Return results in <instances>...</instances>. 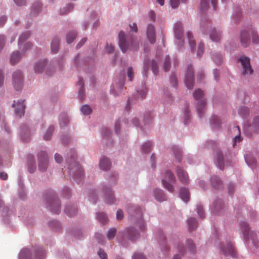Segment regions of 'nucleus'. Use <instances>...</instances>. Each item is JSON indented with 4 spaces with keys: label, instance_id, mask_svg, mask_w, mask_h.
<instances>
[{
    "label": "nucleus",
    "instance_id": "obj_3",
    "mask_svg": "<svg viewBox=\"0 0 259 259\" xmlns=\"http://www.w3.org/2000/svg\"><path fill=\"white\" fill-rule=\"evenodd\" d=\"M203 93L200 89L196 90L193 93V97L196 100H201L200 103L197 107V111L199 116L202 117L204 112V107L206 105V101L204 99H202Z\"/></svg>",
    "mask_w": 259,
    "mask_h": 259
},
{
    "label": "nucleus",
    "instance_id": "obj_64",
    "mask_svg": "<svg viewBox=\"0 0 259 259\" xmlns=\"http://www.w3.org/2000/svg\"><path fill=\"white\" fill-rule=\"evenodd\" d=\"M102 135L103 137H106L110 135V132L109 129L107 127H104L102 129Z\"/></svg>",
    "mask_w": 259,
    "mask_h": 259
},
{
    "label": "nucleus",
    "instance_id": "obj_5",
    "mask_svg": "<svg viewBox=\"0 0 259 259\" xmlns=\"http://www.w3.org/2000/svg\"><path fill=\"white\" fill-rule=\"evenodd\" d=\"M239 62L241 63L243 71L242 74H251L253 73V70L250 64V61L248 57L243 56L239 58Z\"/></svg>",
    "mask_w": 259,
    "mask_h": 259
},
{
    "label": "nucleus",
    "instance_id": "obj_63",
    "mask_svg": "<svg viewBox=\"0 0 259 259\" xmlns=\"http://www.w3.org/2000/svg\"><path fill=\"white\" fill-rule=\"evenodd\" d=\"M245 160L248 165L251 167H253L255 164V161L254 159L249 160L248 158L245 157Z\"/></svg>",
    "mask_w": 259,
    "mask_h": 259
},
{
    "label": "nucleus",
    "instance_id": "obj_31",
    "mask_svg": "<svg viewBox=\"0 0 259 259\" xmlns=\"http://www.w3.org/2000/svg\"><path fill=\"white\" fill-rule=\"evenodd\" d=\"M59 40L58 38H54L51 44V49L53 53H56L59 48Z\"/></svg>",
    "mask_w": 259,
    "mask_h": 259
},
{
    "label": "nucleus",
    "instance_id": "obj_44",
    "mask_svg": "<svg viewBox=\"0 0 259 259\" xmlns=\"http://www.w3.org/2000/svg\"><path fill=\"white\" fill-rule=\"evenodd\" d=\"M170 67V60L168 56H166L164 60L163 69L166 72L169 70Z\"/></svg>",
    "mask_w": 259,
    "mask_h": 259
},
{
    "label": "nucleus",
    "instance_id": "obj_28",
    "mask_svg": "<svg viewBox=\"0 0 259 259\" xmlns=\"http://www.w3.org/2000/svg\"><path fill=\"white\" fill-rule=\"evenodd\" d=\"M211 181L213 186L215 188L219 189L221 187L222 183L218 177L214 176L212 177Z\"/></svg>",
    "mask_w": 259,
    "mask_h": 259
},
{
    "label": "nucleus",
    "instance_id": "obj_39",
    "mask_svg": "<svg viewBox=\"0 0 259 259\" xmlns=\"http://www.w3.org/2000/svg\"><path fill=\"white\" fill-rule=\"evenodd\" d=\"M30 36V33L29 32H25L23 33L19 37L18 45L22 44Z\"/></svg>",
    "mask_w": 259,
    "mask_h": 259
},
{
    "label": "nucleus",
    "instance_id": "obj_21",
    "mask_svg": "<svg viewBox=\"0 0 259 259\" xmlns=\"http://www.w3.org/2000/svg\"><path fill=\"white\" fill-rule=\"evenodd\" d=\"M31 256L30 250L28 248H24L21 250L19 254L20 259H30Z\"/></svg>",
    "mask_w": 259,
    "mask_h": 259
},
{
    "label": "nucleus",
    "instance_id": "obj_15",
    "mask_svg": "<svg viewBox=\"0 0 259 259\" xmlns=\"http://www.w3.org/2000/svg\"><path fill=\"white\" fill-rule=\"evenodd\" d=\"M105 195V201L107 203L112 204L114 203V198L113 197V193L109 188H106L104 189Z\"/></svg>",
    "mask_w": 259,
    "mask_h": 259
},
{
    "label": "nucleus",
    "instance_id": "obj_55",
    "mask_svg": "<svg viewBox=\"0 0 259 259\" xmlns=\"http://www.w3.org/2000/svg\"><path fill=\"white\" fill-rule=\"evenodd\" d=\"M170 3L173 8H176L180 4V0H170Z\"/></svg>",
    "mask_w": 259,
    "mask_h": 259
},
{
    "label": "nucleus",
    "instance_id": "obj_20",
    "mask_svg": "<svg viewBox=\"0 0 259 259\" xmlns=\"http://www.w3.org/2000/svg\"><path fill=\"white\" fill-rule=\"evenodd\" d=\"M46 63V61L45 60L37 63L34 67L35 72L36 73L41 72L44 70Z\"/></svg>",
    "mask_w": 259,
    "mask_h": 259
},
{
    "label": "nucleus",
    "instance_id": "obj_1",
    "mask_svg": "<svg viewBox=\"0 0 259 259\" xmlns=\"http://www.w3.org/2000/svg\"><path fill=\"white\" fill-rule=\"evenodd\" d=\"M119 46L123 52H126L128 49L136 50L138 48V43L133 38H126L123 31L119 33Z\"/></svg>",
    "mask_w": 259,
    "mask_h": 259
},
{
    "label": "nucleus",
    "instance_id": "obj_2",
    "mask_svg": "<svg viewBox=\"0 0 259 259\" xmlns=\"http://www.w3.org/2000/svg\"><path fill=\"white\" fill-rule=\"evenodd\" d=\"M252 35V41L254 44H257L259 42V37L256 33L252 28H248L244 29L241 32L240 42L242 45L244 47H247L250 43L249 34Z\"/></svg>",
    "mask_w": 259,
    "mask_h": 259
},
{
    "label": "nucleus",
    "instance_id": "obj_49",
    "mask_svg": "<svg viewBox=\"0 0 259 259\" xmlns=\"http://www.w3.org/2000/svg\"><path fill=\"white\" fill-rule=\"evenodd\" d=\"M36 255L37 256V257L38 259H41L45 256V253L44 251L41 248H40L36 252Z\"/></svg>",
    "mask_w": 259,
    "mask_h": 259
},
{
    "label": "nucleus",
    "instance_id": "obj_14",
    "mask_svg": "<svg viewBox=\"0 0 259 259\" xmlns=\"http://www.w3.org/2000/svg\"><path fill=\"white\" fill-rule=\"evenodd\" d=\"M223 253L225 255L235 256L236 254V251L232 243H228L226 247L222 248Z\"/></svg>",
    "mask_w": 259,
    "mask_h": 259
},
{
    "label": "nucleus",
    "instance_id": "obj_58",
    "mask_svg": "<svg viewBox=\"0 0 259 259\" xmlns=\"http://www.w3.org/2000/svg\"><path fill=\"white\" fill-rule=\"evenodd\" d=\"M183 28L182 24L180 22H178L176 24L175 27V34H178V30Z\"/></svg>",
    "mask_w": 259,
    "mask_h": 259
},
{
    "label": "nucleus",
    "instance_id": "obj_26",
    "mask_svg": "<svg viewBox=\"0 0 259 259\" xmlns=\"http://www.w3.org/2000/svg\"><path fill=\"white\" fill-rule=\"evenodd\" d=\"M217 157L218 166L221 169H223L224 167V163L223 159V155L222 152H219L217 153Z\"/></svg>",
    "mask_w": 259,
    "mask_h": 259
},
{
    "label": "nucleus",
    "instance_id": "obj_59",
    "mask_svg": "<svg viewBox=\"0 0 259 259\" xmlns=\"http://www.w3.org/2000/svg\"><path fill=\"white\" fill-rule=\"evenodd\" d=\"M170 80L171 83L172 84V85L174 87H176L177 85V79H176L175 75L172 74L171 75L170 78Z\"/></svg>",
    "mask_w": 259,
    "mask_h": 259
},
{
    "label": "nucleus",
    "instance_id": "obj_34",
    "mask_svg": "<svg viewBox=\"0 0 259 259\" xmlns=\"http://www.w3.org/2000/svg\"><path fill=\"white\" fill-rule=\"evenodd\" d=\"M77 35L76 31H70L68 32L66 36V40L67 43L70 44L75 39Z\"/></svg>",
    "mask_w": 259,
    "mask_h": 259
},
{
    "label": "nucleus",
    "instance_id": "obj_52",
    "mask_svg": "<svg viewBox=\"0 0 259 259\" xmlns=\"http://www.w3.org/2000/svg\"><path fill=\"white\" fill-rule=\"evenodd\" d=\"M250 238L252 240V243L255 247L258 246L257 245V241L256 240V234L253 232H251L250 233Z\"/></svg>",
    "mask_w": 259,
    "mask_h": 259
},
{
    "label": "nucleus",
    "instance_id": "obj_48",
    "mask_svg": "<svg viewBox=\"0 0 259 259\" xmlns=\"http://www.w3.org/2000/svg\"><path fill=\"white\" fill-rule=\"evenodd\" d=\"M172 151H174V153L176 157L178 159H179L181 156V151L180 149L178 148L177 146H174L172 147Z\"/></svg>",
    "mask_w": 259,
    "mask_h": 259
},
{
    "label": "nucleus",
    "instance_id": "obj_42",
    "mask_svg": "<svg viewBox=\"0 0 259 259\" xmlns=\"http://www.w3.org/2000/svg\"><path fill=\"white\" fill-rule=\"evenodd\" d=\"M98 220L102 223H105L107 220V217L104 212L98 213L97 214Z\"/></svg>",
    "mask_w": 259,
    "mask_h": 259
},
{
    "label": "nucleus",
    "instance_id": "obj_17",
    "mask_svg": "<svg viewBox=\"0 0 259 259\" xmlns=\"http://www.w3.org/2000/svg\"><path fill=\"white\" fill-rule=\"evenodd\" d=\"M74 165L76 170V173L73 176L74 179H78L79 181L81 180L83 176V172L82 168L76 162L74 163Z\"/></svg>",
    "mask_w": 259,
    "mask_h": 259
},
{
    "label": "nucleus",
    "instance_id": "obj_62",
    "mask_svg": "<svg viewBox=\"0 0 259 259\" xmlns=\"http://www.w3.org/2000/svg\"><path fill=\"white\" fill-rule=\"evenodd\" d=\"M175 36L178 39L181 40L183 38V28L178 30V34H175Z\"/></svg>",
    "mask_w": 259,
    "mask_h": 259
},
{
    "label": "nucleus",
    "instance_id": "obj_32",
    "mask_svg": "<svg viewBox=\"0 0 259 259\" xmlns=\"http://www.w3.org/2000/svg\"><path fill=\"white\" fill-rule=\"evenodd\" d=\"M54 131V127L52 125L50 126L45 135L44 136V140L46 141L50 140Z\"/></svg>",
    "mask_w": 259,
    "mask_h": 259
},
{
    "label": "nucleus",
    "instance_id": "obj_19",
    "mask_svg": "<svg viewBox=\"0 0 259 259\" xmlns=\"http://www.w3.org/2000/svg\"><path fill=\"white\" fill-rule=\"evenodd\" d=\"M180 198L185 202L189 200L190 193L188 190L185 188L181 189L180 192Z\"/></svg>",
    "mask_w": 259,
    "mask_h": 259
},
{
    "label": "nucleus",
    "instance_id": "obj_30",
    "mask_svg": "<svg viewBox=\"0 0 259 259\" xmlns=\"http://www.w3.org/2000/svg\"><path fill=\"white\" fill-rule=\"evenodd\" d=\"M241 230L244 234V236L245 238L248 237L249 227L248 224L246 222H242L240 224Z\"/></svg>",
    "mask_w": 259,
    "mask_h": 259
},
{
    "label": "nucleus",
    "instance_id": "obj_35",
    "mask_svg": "<svg viewBox=\"0 0 259 259\" xmlns=\"http://www.w3.org/2000/svg\"><path fill=\"white\" fill-rule=\"evenodd\" d=\"M76 212V209L71 205L66 206L65 209V212L70 216L74 215Z\"/></svg>",
    "mask_w": 259,
    "mask_h": 259
},
{
    "label": "nucleus",
    "instance_id": "obj_57",
    "mask_svg": "<svg viewBox=\"0 0 259 259\" xmlns=\"http://www.w3.org/2000/svg\"><path fill=\"white\" fill-rule=\"evenodd\" d=\"M123 217V213L121 209H118L116 212V218L118 220H121Z\"/></svg>",
    "mask_w": 259,
    "mask_h": 259
},
{
    "label": "nucleus",
    "instance_id": "obj_43",
    "mask_svg": "<svg viewBox=\"0 0 259 259\" xmlns=\"http://www.w3.org/2000/svg\"><path fill=\"white\" fill-rule=\"evenodd\" d=\"M150 66L153 73L156 75L158 73V67L156 62L154 60H152L150 63Z\"/></svg>",
    "mask_w": 259,
    "mask_h": 259
},
{
    "label": "nucleus",
    "instance_id": "obj_8",
    "mask_svg": "<svg viewBox=\"0 0 259 259\" xmlns=\"http://www.w3.org/2000/svg\"><path fill=\"white\" fill-rule=\"evenodd\" d=\"M22 82L23 77L21 72L19 70L16 71L13 75V83L16 90H19L21 89Z\"/></svg>",
    "mask_w": 259,
    "mask_h": 259
},
{
    "label": "nucleus",
    "instance_id": "obj_53",
    "mask_svg": "<svg viewBox=\"0 0 259 259\" xmlns=\"http://www.w3.org/2000/svg\"><path fill=\"white\" fill-rule=\"evenodd\" d=\"M204 45L203 43H200L197 50V56H200L203 52Z\"/></svg>",
    "mask_w": 259,
    "mask_h": 259
},
{
    "label": "nucleus",
    "instance_id": "obj_6",
    "mask_svg": "<svg viewBox=\"0 0 259 259\" xmlns=\"http://www.w3.org/2000/svg\"><path fill=\"white\" fill-rule=\"evenodd\" d=\"M38 167L41 171L46 170L48 167V156L44 151H41L38 153Z\"/></svg>",
    "mask_w": 259,
    "mask_h": 259
},
{
    "label": "nucleus",
    "instance_id": "obj_37",
    "mask_svg": "<svg viewBox=\"0 0 259 259\" xmlns=\"http://www.w3.org/2000/svg\"><path fill=\"white\" fill-rule=\"evenodd\" d=\"M248 109L246 107H242L239 109L238 112L240 116L245 118L248 114Z\"/></svg>",
    "mask_w": 259,
    "mask_h": 259
},
{
    "label": "nucleus",
    "instance_id": "obj_60",
    "mask_svg": "<svg viewBox=\"0 0 259 259\" xmlns=\"http://www.w3.org/2000/svg\"><path fill=\"white\" fill-rule=\"evenodd\" d=\"M211 122L214 125H216L217 126H219L220 123L219 118L215 116L212 118Z\"/></svg>",
    "mask_w": 259,
    "mask_h": 259
},
{
    "label": "nucleus",
    "instance_id": "obj_40",
    "mask_svg": "<svg viewBox=\"0 0 259 259\" xmlns=\"http://www.w3.org/2000/svg\"><path fill=\"white\" fill-rule=\"evenodd\" d=\"M212 59L215 62V64L218 65H220L222 64L223 60L221 55L219 54H215L213 55Z\"/></svg>",
    "mask_w": 259,
    "mask_h": 259
},
{
    "label": "nucleus",
    "instance_id": "obj_23",
    "mask_svg": "<svg viewBox=\"0 0 259 259\" xmlns=\"http://www.w3.org/2000/svg\"><path fill=\"white\" fill-rule=\"evenodd\" d=\"M77 84L80 87L78 93L80 100H82L84 97V89H83V81L82 78H80L77 82Z\"/></svg>",
    "mask_w": 259,
    "mask_h": 259
},
{
    "label": "nucleus",
    "instance_id": "obj_27",
    "mask_svg": "<svg viewBox=\"0 0 259 259\" xmlns=\"http://www.w3.org/2000/svg\"><path fill=\"white\" fill-rule=\"evenodd\" d=\"M248 128L253 129L255 132L259 133V117H256L253 119L252 125Z\"/></svg>",
    "mask_w": 259,
    "mask_h": 259
},
{
    "label": "nucleus",
    "instance_id": "obj_45",
    "mask_svg": "<svg viewBox=\"0 0 259 259\" xmlns=\"http://www.w3.org/2000/svg\"><path fill=\"white\" fill-rule=\"evenodd\" d=\"M187 246L189 248V250L192 252H194L195 251V245H194L193 242L191 239H188L186 242Z\"/></svg>",
    "mask_w": 259,
    "mask_h": 259
},
{
    "label": "nucleus",
    "instance_id": "obj_41",
    "mask_svg": "<svg viewBox=\"0 0 259 259\" xmlns=\"http://www.w3.org/2000/svg\"><path fill=\"white\" fill-rule=\"evenodd\" d=\"M128 234L130 239L132 241L135 240L138 237V234H137V232L132 228L129 229Z\"/></svg>",
    "mask_w": 259,
    "mask_h": 259
},
{
    "label": "nucleus",
    "instance_id": "obj_25",
    "mask_svg": "<svg viewBox=\"0 0 259 259\" xmlns=\"http://www.w3.org/2000/svg\"><path fill=\"white\" fill-rule=\"evenodd\" d=\"M155 198L159 201H162L165 200V195L162 191L160 189H156L154 191Z\"/></svg>",
    "mask_w": 259,
    "mask_h": 259
},
{
    "label": "nucleus",
    "instance_id": "obj_18",
    "mask_svg": "<svg viewBox=\"0 0 259 259\" xmlns=\"http://www.w3.org/2000/svg\"><path fill=\"white\" fill-rule=\"evenodd\" d=\"M209 35L210 39L213 41H219L221 38V32L217 31L215 29H213L211 30Z\"/></svg>",
    "mask_w": 259,
    "mask_h": 259
},
{
    "label": "nucleus",
    "instance_id": "obj_38",
    "mask_svg": "<svg viewBox=\"0 0 259 259\" xmlns=\"http://www.w3.org/2000/svg\"><path fill=\"white\" fill-rule=\"evenodd\" d=\"M233 132H236L237 134H238V135H236L235 136V138H234V145L235 144V143H236L237 141L239 142L241 140V139H240V128L238 126H235L233 127Z\"/></svg>",
    "mask_w": 259,
    "mask_h": 259
},
{
    "label": "nucleus",
    "instance_id": "obj_33",
    "mask_svg": "<svg viewBox=\"0 0 259 259\" xmlns=\"http://www.w3.org/2000/svg\"><path fill=\"white\" fill-rule=\"evenodd\" d=\"M188 38L189 40V43L190 46V47L191 48V50L192 52L194 50V47L195 46V42L194 39H193V36L192 35V34L190 32H188L187 33Z\"/></svg>",
    "mask_w": 259,
    "mask_h": 259
},
{
    "label": "nucleus",
    "instance_id": "obj_12",
    "mask_svg": "<svg viewBox=\"0 0 259 259\" xmlns=\"http://www.w3.org/2000/svg\"><path fill=\"white\" fill-rule=\"evenodd\" d=\"M210 0H201L200 5V11L201 12H204L205 10L208 9V3ZM211 4L213 6V9L215 10L217 7V0H211Z\"/></svg>",
    "mask_w": 259,
    "mask_h": 259
},
{
    "label": "nucleus",
    "instance_id": "obj_11",
    "mask_svg": "<svg viewBox=\"0 0 259 259\" xmlns=\"http://www.w3.org/2000/svg\"><path fill=\"white\" fill-rule=\"evenodd\" d=\"M147 36L151 44H154L155 42V28L153 25H148L147 29Z\"/></svg>",
    "mask_w": 259,
    "mask_h": 259
},
{
    "label": "nucleus",
    "instance_id": "obj_10",
    "mask_svg": "<svg viewBox=\"0 0 259 259\" xmlns=\"http://www.w3.org/2000/svg\"><path fill=\"white\" fill-rule=\"evenodd\" d=\"M13 106L15 108V111L16 114L19 117H21L24 115L25 105L24 104V101H17V102L14 101Z\"/></svg>",
    "mask_w": 259,
    "mask_h": 259
},
{
    "label": "nucleus",
    "instance_id": "obj_9",
    "mask_svg": "<svg viewBox=\"0 0 259 259\" xmlns=\"http://www.w3.org/2000/svg\"><path fill=\"white\" fill-rule=\"evenodd\" d=\"M48 207L51 211L58 213L60 209V203L56 197H52L48 201Z\"/></svg>",
    "mask_w": 259,
    "mask_h": 259
},
{
    "label": "nucleus",
    "instance_id": "obj_51",
    "mask_svg": "<svg viewBox=\"0 0 259 259\" xmlns=\"http://www.w3.org/2000/svg\"><path fill=\"white\" fill-rule=\"evenodd\" d=\"M133 259H146L145 257L141 252H136L133 256Z\"/></svg>",
    "mask_w": 259,
    "mask_h": 259
},
{
    "label": "nucleus",
    "instance_id": "obj_47",
    "mask_svg": "<svg viewBox=\"0 0 259 259\" xmlns=\"http://www.w3.org/2000/svg\"><path fill=\"white\" fill-rule=\"evenodd\" d=\"M116 232V230L115 228L110 229L107 233V237L109 239H111L114 238Z\"/></svg>",
    "mask_w": 259,
    "mask_h": 259
},
{
    "label": "nucleus",
    "instance_id": "obj_36",
    "mask_svg": "<svg viewBox=\"0 0 259 259\" xmlns=\"http://www.w3.org/2000/svg\"><path fill=\"white\" fill-rule=\"evenodd\" d=\"M151 146H152V144H151V142L148 141V142L145 143L142 146L141 149H142V152L145 153L149 152L151 150Z\"/></svg>",
    "mask_w": 259,
    "mask_h": 259
},
{
    "label": "nucleus",
    "instance_id": "obj_61",
    "mask_svg": "<svg viewBox=\"0 0 259 259\" xmlns=\"http://www.w3.org/2000/svg\"><path fill=\"white\" fill-rule=\"evenodd\" d=\"M153 118V116L151 114L149 113L144 117V121L146 123H148L149 121H151Z\"/></svg>",
    "mask_w": 259,
    "mask_h": 259
},
{
    "label": "nucleus",
    "instance_id": "obj_4",
    "mask_svg": "<svg viewBox=\"0 0 259 259\" xmlns=\"http://www.w3.org/2000/svg\"><path fill=\"white\" fill-rule=\"evenodd\" d=\"M175 180L174 175L172 172L167 170L165 173L164 179L162 180V183L164 187L170 192L174 191L173 187L170 184L167 182V181L172 183L175 181Z\"/></svg>",
    "mask_w": 259,
    "mask_h": 259
},
{
    "label": "nucleus",
    "instance_id": "obj_56",
    "mask_svg": "<svg viewBox=\"0 0 259 259\" xmlns=\"http://www.w3.org/2000/svg\"><path fill=\"white\" fill-rule=\"evenodd\" d=\"M98 253L101 259H107V254L104 250L100 249L98 251Z\"/></svg>",
    "mask_w": 259,
    "mask_h": 259
},
{
    "label": "nucleus",
    "instance_id": "obj_50",
    "mask_svg": "<svg viewBox=\"0 0 259 259\" xmlns=\"http://www.w3.org/2000/svg\"><path fill=\"white\" fill-rule=\"evenodd\" d=\"M197 213L200 217L203 218L204 217V213L203 207L201 205H198L197 208Z\"/></svg>",
    "mask_w": 259,
    "mask_h": 259
},
{
    "label": "nucleus",
    "instance_id": "obj_29",
    "mask_svg": "<svg viewBox=\"0 0 259 259\" xmlns=\"http://www.w3.org/2000/svg\"><path fill=\"white\" fill-rule=\"evenodd\" d=\"M189 228L190 230L195 229L198 225V223L195 218H191L188 220Z\"/></svg>",
    "mask_w": 259,
    "mask_h": 259
},
{
    "label": "nucleus",
    "instance_id": "obj_7",
    "mask_svg": "<svg viewBox=\"0 0 259 259\" xmlns=\"http://www.w3.org/2000/svg\"><path fill=\"white\" fill-rule=\"evenodd\" d=\"M194 78L193 70L191 66H188L185 76V82L187 88L191 89L194 85Z\"/></svg>",
    "mask_w": 259,
    "mask_h": 259
},
{
    "label": "nucleus",
    "instance_id": "obj_24",
    "mask_svg": "<svg viewBox=\"0 0 259 259\" xmlns=\"http://www.w3.org/2000/svg\"><path fill=\"white\" fill-rule=\"evenodd\" d=\"M21 56L19 52H14L11 57L10 63L12 65H14L17 63L20 59Z\"/></svg>",
    "mask_w": 259,
    "mask_h": 259
},
{
    "label": "nucleus",
    "instance_id": "obj_13",
    "mask_svg": "<svg viewBox=\"0 0 259 259\" xmlns=\"http://www.w3.org/2000/svg\"><path fill=\"white\" fill-rule=\"evenodd\" d=\"M177 172L180 180L184 183H187L188 182V176L187 173L183 169L180 167H178L177 169Z\"/></svg>",
    "mask_w": 259,
    "mask_h": 259
},
{
    "label": "nucleus",
    "instance_id": "obj_16",
    "mask_svg": "<svg viewBox=\"0 0 259 259\" xmlns=\"http://www.w3.org/2000/svg\"><path fill=\"white\" fill-rule=\"evenodd\" d=\"M111 166V162L110 160L105 157H103L100 159V166L101 169L104 170H108Z\"/></svg>",
    "mask_w": 259,
    "mask_h": 259
},
{
    "label": "nucleus",
    "instance_id": "obj_46",
    "mask_svg": "<svg viewBox=\"0 0 259 259\" xmlns=\"http://www.w3.org/2000/svg\"><path fill=\"white\" fill-rule=\"evenodd\" d=\"M81 111L84 115H89L92 112L90 107L87 105H84L81 107Z\"/></svg>",
    "mask_w": 259,
    "mask_h": 259
},
{
    "label": "nucleus",
    "instance_id": "obj_54",
    "mask_svg": "<svg viewBox=\"0 0 259 259\" xmlns=\"http://www.w3.org/2000/svg\"><path fill=\"white\" fill-rule=\"evenodd\" d=\"M127 76L130 80V81H132L133 79V70L132 67H128L127 69Z\"/></svg>",
    "mask_w": 259,
    "mask_h": 259
},
{
    "label": "nucleus",
    "instance_id": "obj_22",
    "mask_svg": "<svg viewBox=\"0 0 259 259\" xmlns=\"http://www.w3.org/2000/svg\"><path fill=\"white\" fill-rule=\"evenodd\" d=\"M41 5L39 2H36L33 4L32 7L30 15L31 16H35L40 11Z\"/></svg>",
    "mask_w": 259,
    "mask_h": 259
}]
</instances>
